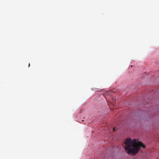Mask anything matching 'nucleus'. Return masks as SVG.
Masks as SVG:
<instances>
[{
	"instance_id": "obj_1",
	"label": "nucleus",
	"mask_w": 159,
	"mask_h": 159,
	"mask_svg": "<svg viewBox=\"0 0 159 159\" xmlns=\"http://www.w3.org/2000/svg\"><path fill=\"white\" fill-rule=\"evenodd\" d=\"M137 140L135 139L132 141L130 138L126 139L125 143L126 146L125 148V149L128 154L135 155L138 152L141 147L145 148V145L141 142H139L137 143Z\"/></svg>"
},
{
	"instance_id": "obj_2",
	"label": "nucleus",
	"mask_w": 159,
	"mask_h": 159,
	"mask_svg": "<svg viewBox=\"0 0 159 159\" xmlns=\"http://www.w3.org/2000/svg\"><path fill=\"white\" fill-rule=\"evenodd\" d=\"M115 128H113V131H115Z\"/></svg>"
},
{
	"instance_id": "obj_3",
	"label": "nucleus",
	"mask_w": 159,
	"mask_h": 159,
	"mask_svg": "<svg viewBox=\"0 0 159 159\" xmlns=\"http://www.w3.org/2000/svg\"><path fill=\"white\" fill-rule=\"evenodd\" d=\"M30 66V64H29V67Z\"/></svg>"
}]
</instances>
